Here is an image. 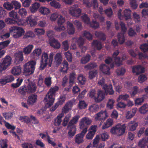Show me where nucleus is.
Segmentation results:
<instances>
[{"mask_svg":"<svg viewBox=\"0 0 148 148\" xmlns=\"http://www.w3.org/2000/svg\"><path fill=\"white\" fill-rule=\"evenodd\" d=\"M84 37H86L89 40L92 39V35L88 32L86 31H84L82 34Z\"/></svg>","mask_w":148,"mask_h":148,"instance_id":"nucleus-43","label":"nucleus"},{"mask_svg":"<svg viewBox=\"0 0 148 148\" xmlns=\"http://www.w3.org/2000/svg\"><path fill=\"white\" fill-rule=\"evenodd\" d=\"M84 42V39L81 37H80L77 40L78 45L81 49V52L82 53L85 52L87 49V48L86 47L83 46Z\"/></svg>","mask_w":148,"mask_h":148,"instance_id":"nucleus-19","label":"nucleus"},{"mask_svg":"<svg viewBox=\"0 0 148 148\" xmlns=\"http://www.w3.org/2000/svg\"><path fill=\"white\" fill-rule=\"evenodd\" d=\"M55 60L56 61V64L60 65L62 60V56L60 53H57L55 56Z\"/></svg>","mask_w":148,"mask_h":148,"instance_id":"nucleus-38","label":"nucleus"},{"mask_svg":"<svg viewBox=\"0 0 148 148\" xmlns=\"http://www.w3.org/2000/svg\"><path fill=\"white\" fill-rule=\"evenodd\" d=\"M64 55L66 59L69 62H71L72 60V57L71 54L69 52V51L64 53Z\"/></svg>","mask_w":148,"mask_h":148,"instance_id":"nucleus-59","label":"nucleus"},{"mask_svg":"<svg viewBox=\"0 0 148 148\" xmlns=\"http://www.w3.org/2000/svg\"><path fill=\"white\" fill-rule=\"evenodd\" d=\"M67 128L69 130L68 132V134L69 136L73 137L74 136L76 133V127H68Z\"/></svg>","mask_w":148,"mask_h":148,"instance_id":"nucleus-44","label":"nucleus"},{"mask_svg":"<svg viewBox=\"0 0 148 148\" xmlns=\"http://www.w3.org/2000/svg\"><path fill=\"white\" fill-rule=\"evenodd\" d=\"M125 71V69L123 68L118 69L116 70V73L118 75H123Z\"/></svg>","mask_w":148,"mask_h":148,"instance_id":"nucleus-51","label":"nucleus"},{"mask_svg":"<svg viewBox=\"0 0 148 148\" xmlns=\"http://www.w3.org/2000/svg\"><path fill=\"white\" fill-rule=\"evenodd\" d=\"M132 69V72L136 73L137 75H139L145 72V68L141 65L133 66Z\"/></svg>","mask_w":148,"mask_h":148,"instance_id":"nucleus-12","label":"nucleus"},{"mask_svg":"<svg viewBox=\"0 0 148 148\" xmlns=\"http://www.w3.org/2000/svg\"><path fill=\"white\" fill-rule=\"evenodd\" d=\"M9 16L13 18H8L5 19V21L8 24H15L20 25L21 24V19L17 13L14 10H12L9 13Z\"/></svg>","mask_w":148,"mask_h":148,"instance_id":"nucleus-2","label":"nucleus"},{"mask_svg":"<svg viewBox=\"0 0 148 148\" xmlns=\"http://www.w3.org/2000/svg\"><path fill=\"white\" fill-rule=\"evenodd\" d=\"M22 147L23 148H33V145L29 143H25L22 144Z\"/></svg>","mask_w":148,"mask_h":148,"instance_id":"nucleus-64","label":"nucleus"},{"mask_svg":"<svg viewBox=\"0 0 148 148\" xmlns=\"http://www.w3.org/2000/svg\"><path fill=\"white\" fill-rule=\"evenodd\" d=\"M144 99L143 97L138 98L135 100V103L136 105H140L143 103Z\"/></svg>","mask_w":148,"mask_h":148,"instance_id":"nucleus-58","label":"nucleus"},{"mask_svg":"<svg viewBox=\"0 0 148 148\" xmlns=\"http://www.w3.org/2000/svg\"><path fill=\"white\" fill-rule=\"evenodd\" d=\"M50 4L51 6L54 7L56 8H59L61 6L59 3L55 1H53L51 2Z\"/></svg>","mask_w":148,"mask_h":148,"instance_id":"nucleus-61","label":"nucleus"},{"mask_svg":"<svg viewBox=\"0 0 148 148\" xmlns=\"http://www.w3.org/2000/svg\"><path fill=\"white\" fill-rule=\"evenodd\" d=\"M99 68L100 70L103 73L108 75L110 74V68L108 66L105 64H101Z\"/></svg>","mask_w":148,"mask_h":148,"instance_id":"nucleus-15","label":"nucleus"},{"mask_svg":"<svg viewBox=\"0 0 148 148\" xmlns=\"http://www.w3.org/2000/svg\"><path fill=\"white\" fill-rule=\"evenodd\" d=\"M25 33L24 30L20 27L18 28L17 30L13 35V37L14 38H17L21 37Z\"/></svg>","mask_w":148,"mask_h":148,"instance_id":"nucleus-22","label":"nucleus"},{"mask_svg":"<svg viewBox=\"0 0 148 148\" xmlns=\"http://www.w3.org/2000/svg\"><path fill=\"white\" fill-rule=\"evenodd\" d=\"M96 91L95 90H91L89 93V96L94 99L95 102L99 103L102 101L105 98V94L101 90H98L97 93V96L96 97Z\"/></svg>","mask_w":148,"mask_h":148,"instance_id":"nucleus-4","label":"nucleus"},{"mask_svg":"<svg viewBox=\"0 0 148 148\" xmlns=\"http://www.w3.org/2000/svg\"><path fill=\"white\" fill-rule=\"evenodd\" d=\"M129 97V95L127 94L121 95L119 96L117 99V101H119L121 99L124 101H126L127 100Z\"/></svg>","mask_w":148,"mask_h":148,"instance_id":"nucleus-54","label":"nucleus"},{"mask_svg":"<svg viewBox=\"0 0 148 148\" xmlns=\"http://www.w3.org/2000/svg\"><path fill=\"white\" fill-rule=\"evenodd\" d=\"M40 6V4L38 3L35 2L32 4L30 8V10L32 13H34L36 12Z\"/></svg>","mask_w":148,"mask_h":148,"instance_id":"nucleus-32","label":"nucleus"},{"mask_svg":"<svg viewBox=\"0 0 148 148\" xmlns=\"http://www.w3.org/2000/svg\"><path fill=\"white\" fill-rule=\"evenodd\" d=\"M11 58L9 56H6L0 63V69L2 70L5 69L11 64Z\"/></svg>","mask_w":148,"mask_h":148,"instance_id":"nucleus-6","label":"nucleus"},{"mask_svg":"<svg viewBox=\"0 0 148 148\" xmlns=\"http://www.w3.org/2000/svg\"><path fill=\"white\" fill-rule=\"evenodd\" d=\"M106 115V113L105 112L101 111L96 114V116L95 119L96 120H104L106 119L105 116Z\"/></svg>","mask_w":148,"mask_h":148,"instance_id":"nucleus-25","label":"nucleus"},{"mask_svg":"<svg viewBox=\"0 0 148 148\" xmlns=\"http://www.w3.org/2000/svg\"><path fill=\"white\" fill-rule=\"evenodd\" d=\"M113 123V120L112 119H108L105 122L102 127V129H105L111 126Z\"/></svg>","mask_w":148,"mask_h":148,"instance_id":"nucleus-27","label":"nucleus"},{"mask_svg":"<svg viewBox=\"0 0 148 148\" xmlns=\"http://www.w3.org/2000/svg\"><path fill=\"white\" fill-rule=\"evenodd\" d=\"M48 56L47 53L44 52L42 54L40 61V69L41 70H43L47 66V64H49V61L48 60Z\"/></svg>","mask_w":148,"mask_h":148,"instance_id":"nucleus-7","label":"nucleus"},{"mask_svg":"<svg viewBox=\"0 0 148 148\" xmlns=\"http://www.w3.org/2000/svg\"><path fill=\"white\" fill-rule=\"evenodd\" d=\"M97 128V126L96 125L90 126L89 130V132L86 136V138L87 139L90 140L92 139L96 132Z\"/></svg>","mask_w":148,"mask_h":148,"instance_id":"nucleus-9","label":"nucleus"},{"mask_svg":"<svg viewBox=\"0 0 148 148\" xmlns=\"http://www.w3.org/2000/svg\"><path fill=\"white\" fill-rule=\"evenodd\" d=\"M87 106V104L84 101H80L78 104V107L80 109H84Z\"/></svg>","mask_w":148,"mask_h":148,"instance_id":"nucleus-63","label":"nucleus"},{"mask_svg":"<svg viewBox=\"0 0 148 148\" xmlns=\"http://www.w3.org/2000/svg\"><path fill=\"white\" fill-rule=\"evenodd\" d=\"M80 118V116L79 115L74 116L72 119L69 122L67 126L68 127H76L75 124L77 123L78 121Z\"/></svg>","mask_w":148,"mask_h":148,"instance_id":"nucleus-13","label":"nucleus"},{"mask_svg":"<svg viewBox=\"0 0 148 148\" xmlns=\"http://www.w3.org/2000/svg\"><path fill=\"white\" fill-rule=\"evenodd\" d=\"M114 101L112 99H109L107 104V107L110 109H112Z\"/></svg>","mask_w":148,"mask_h":148,"instance_id":"nucleus-55","label":"nucleus"},{"mask_svg":"<svg viewBox=\"0 0 148 148\" xmlns=\"http://www.w3.org/2000/svg\"><path fill=\"white\" fill-rule=\"evenodd\" d=\"M3 6L5 9L8 10H10L13 9V6L12 5V2L10 3L8 2H5Z\"/></svg>","mask_w":148,"mask_h":148,"instance_id":"nucleus-42","label":"nucleus"},{"mask_svg":"<svg viewBox=\"0 0 148 148\" xmlns=\"http://www.w3.org/2000/svg\"><path fill=\"white\" fill-rule=\"evenodd\" d=\"M92 45L98 50H101L102 48L101 42L97 40H94L92 43Z\"/></svg>","mask_w":148,"mask_h":148,"instance_id":"nucleus-35","label":"nucleus"},{"mask_svg":"<svg viewBox=\"0 0 148 148\" xmlns=\"http://www.w3.org/2000/svg\"><path fill=\"white\" fill-rule=\"evenodd\" d=\"M95 36L100 40L104 41L106 40V36L103 33L101 32L96 31L95 33Z\"/></svg>","mask_w":148,"mask_h":148,"instance_id":"nucleus-30","label":"nucleus"},{"mask_svg":"<svg viewBox=\"0 0 148 148\" xmlns=\"http://www.w3.org/2000/svg\"><path fill=\"white\" fill-rule=\"evenodd\" d=\"M50 45L54 48L58 49L60 47V44L58 41L54 38L49 39Z\"/></svg>","mask_w":148,"mask_h":148,"instance_id":"nucleus-16","label":"nucleus"},{"mask_svg":"<svg viewBox=\"0 0 148 148\" xmlns=\"http://www.w3.org/2000/svg\"><path fill=\"white\" fill-rule=\"evenodd\" d=\"M26 22L31 27L34 26L37 24L36 19L34 16H30L27 18Z\"/></svg>","mask_w":148,"mask_h":148,"instance_id":"nucleus-21","label":"nucleus"},{"mask_svg":"<svg viewBox=\"0 0 148 148\" xmlns=\"http://www.w3.org/2000/svg\"><path fill=\"white\" fill-rule=\"evenodd\" d=\"M105 79L103 77H102L98 82V84L99 85L103 86V88L105 91V93L107 95H113L114 93V91L112 89V86L110 85L108 86L106 84H105Z\"/></svg>","mask_w":148,"mask_h":148,"instance_id":"nucleus-5","label":"nucleus"},{"mask_svg":"<svg viewBox=\"0 0 148 148\" xmlns=\"http://www.w3.org/2000/svg\"><path fill=\"white\" fill-rule=\"evenodd\" d=\"M41 52V49L40 48L36 49L33 51L31 54V56L34 58H38L39 56H40Z\"/></svg>","mask_w":148,"mask_h":148,"instance_id":"nucleus-24","label":"nucleus"},{"mask_svg":"<svg viewBox=\"0 0 148 148\" xmlns=\"http://www.w3.org/2000/svg\"><path fill=\"white\" fill-rule=\"evenodd\" d=\"M28 90L27 87L24 85L20 87L18 90V92L22 95H24L27 93H28Z\"/></svg>","mask_w":148,"mask_h":148,"instance_id":"nucleus-36","label":"nucleus"},{"mask_svg":"<svg viewBox=\"0 0 148 148\" xmlns=\"http://www.w3.org/2000/svg\"><path fill=\"white\" fill-rule=\"evenodd\" d=\"M37 95L35 94L30 95L27 100L28 103L29 105H33L35 103L37 100Z\"/></svg>","mask_w":148,"mask_h":148,"instance_id":"nucleus-20","label":"nucleus"},{"mask_svg":"<svg viewBox=\"0 0 148 148\" xmlns=\"http://www.w3.org/2000/svg\"><path fill=\"white\" fill-rule=\"evenodd\" d=\"M36 62L32 60L25 63L23 65L24 74L28 76L33 74L34 71Z\"/></svg>","mask_w":148,"mask_h":148,"instance_id":"nucleus-3","label":"nucleus"},{"mask_svg":"<svg viewBox=\"0 0 148 148\" xmlns=\"http://www.w3.org/2000/svg\"><path fill=\"white\" fill-rule=\"evenodd\" d=\"M91 122L92 121L89 118L87 117L83 118L79 123L80 128L83 129L85 126H87L88 125H90Z\"/></svg>","mask_w":148,"mask_h":148,"instance_id":"nucleus-10","label":"nucleus"},{"mask_svg":"<svg viewBox=\"0 0 148 148\" xmlns=\"http://www.w3.org/2000/svg\"><path fill=\"white\" fill-rule=\"evenodd\" d=\"M139 111L142 114H145L148 112V104L147 103L143 104L139 108Z\"/></svg>","mask_w":148,"mask_h":148,"instance_id":"nucleus-33","label":"nucleus"},{"mask_svg":"<svg viewBox=\"0 0 148 148\" xmlns=\"http://www.w3.org/2000/svg\"><path fill=\"white\" fill-rule=\"evenodd\" d=\"M68 65L67 61L64 60L61 66L60 71L63 73H66L68 69Z\"/></svg>","mask_w":148,"mask_h":148,"instance_id":"nucleus-23","label":"nucleus"},{"mask_svg":"<svg viewBox=\"0 0 148 148\" xmlns=\"http://www.w3.org/2000/svg\"><path fill=\"white\" fill-rule=\"evenodd\" d=\"M128 34L130 37L134 36L137 34L136 32L132 27L130 28L128 32Z\"/></svg>","mask_w":148,"mask_h":148,"instance_id":"nucleus-62","label":"nucleus"},{"mask_svg":"<svg viewBox=\"0 0 148 148\" xmlns=\"http://www.w3.org/2000/svg\"><path fill=\"white\" fill-rule=\"evenodd\" d=\"M117 36L119 43L120 44L123 43L125 41V37L124 34L121 33H119Z\"/></svg>","mask_w":148,"mask_h":148,"instance_id":"nucleus-37","label":"nucleus"},{"mask_svg":"<svg viewBox=\"0 0 148 148\" xmlns=\"http://www.w3.org/2000/svg\"><path fill=\"white\" fill-rule=\"evenodd\" d=\"M27 87L28 90V93L34 92L37 89L36 84L34 83H29Z\"/></svg>","mask_w":148,"mask_h":148,"instance_id":"nucleus-17","label":"nucleus"},{"mask_svg":"<svg viewBox=\"0 0 148 148\" xmlns=\"http://www.w3.org/2000/svg\"><path fill=\"white\" fill-rule=\"evenodd\" d=\"M131 11L129 9L125 10L123 12V15L125 17V19L127 20L131 18Z\"/></svg>","mask_w":148,"mask_h":148,"instance_id":"nucleus-39","label":"nucleus"},{"mask_svg":"<svg viewBox=\"0 0 148 148\" xmlns=\"http://www.w3.org/2000/svg\"><path fill=\"white\" fill-rule=\"evenodd\" d=\"M97 71L96 70L90 71L89 72V78L92 79L95 77L97 74Z\"/></svg>","mask_w":148,"mask_h":148,"instance_id":"nucleus-52","label":"nucleus"},{"mask_svg":"<svg viewBox=\"0 0 148 148\" xmlns=\"http://www.w3.org/2000/svg\"><path fill=\"white\" fill-rule=\"evenodd\" d=\"M69 12L72 16L79 17L81 15V10L80 8H76V5H74L71 8Z\"/></svg>","mask_w":148,"mask_h":148,"instance_id":"nucleus-8","label":"nucleus"},{"mask_svg":"<svg viewBox=\"0 0 148 148\" xmlns=\"http://www.w3.org/2000/svg\"><path fill=\"white\" fill-rule=\"evenodd\" d=\"M66 98L65 96H60V99L59 101L57 102L54 106H52L50 109L51 111H54L58 107L59 105H62L65 101Z\"/></svg>","mask_w":148,"mask_h":148,"instance_id":"nucleus-14","label":"nucleus"},{"mask_svg":"<svg viewBox=\"0 0 148 148\" xmlns=\"http://www.w3.org/2000/svg\"><path fill=\"white\" fill-rule=\"evenodd\" d=\"M81 18L85 23L89 24L90 23V18L87 14H84L81 16Z\"/></svg>","mask_w":148,"mask_h":148,"instance_id":"nucleus-49","label":"nucleus"},{"mask_svg":"<svg viewBox=\"0 0 148 148\" xmlns=\"http://www.w3.org/2000/svg\"><path fill=\"white\" fill-rule=\"evenodd\" d=\"M99 108V106L96 104H93L91 105L89 108V110L92 112H95Z\"/></svg>","mask_w":148,"mask_h":148,"instance_id":"nucleus-45","label":"nucleus"},{"mask_svg":"<svg viewBox=\"0 0 148 148\" xmlns=\"http://www.w3.org/2000/svg\"><path fill=\"white\" fill-rule=\"evenodd\" d=\"M58 18L57 23L58 25H62L65 22L64 18L61 15H60Z\"/></svg>","mask_w":148,"mask_h":148,"instance_id":"nucleus-60","label":"nucleus"},{"mask_svg":"<svg viewBox=\"0 0 148 148\" xmlns=\"http://www.w3.org/2000/svg\"><path fill=\"white\" fill-rule=\"evenodd\" d=\"M84 137L79 134L76 135L75 138V143L78 144L83 143L84 141Z\"/></svg>","mask_w":148,"mask_h":148,"instance_id":"nucleus-28","label":"nucleus"},{"mask_svg":"<svg viewBox=\"0 0 148 148\" xmlns=\"http://www.w3.org/2000/svg\"><path fill=\"white\" fill-rule=\"evenodd\" d=\"M12 3L13 6V9L14 8L15 9H18L21 7V4L18 1H12Z\"/></svg>","mask_w":148,"mask_h":148,"instance_id":"nucleus-46","label":"nucleus"},{"mask_svg":"<svg viewBox=\"0 0 148 148\" xmlns=\"http://www.w3.org/2000/svg\"><path fill=\"white\" fill-rule=\"evenodd\" d=\"M90 26L92 28L96 29L99 26V23L93 20L91 23L89 24Z\"/></svg>","mask_w":148,"mask_h":148,"instance_id":"nucleus-56","label":"nucleus"},{"mask_svg":"<svg viewBox=\"0 0 148 148\" xmlns=\"http://www.w3.org/2000/svg\"><path fill=\"white\" fill-rule=\"evenodd\" d=\"M10 42L9 40L0 42V50L7 47Z\"/></svg>","mask_w":148,"mask_h":148,"instance_id":"nucleus-47","label":"nucleus"},{"mask_svg":"<svg viewBox=\"0 0 148 148\" xmlns=\"http://www.w3.org/2000/svg\"><path fill=\"white\" fill-rule=\"evenodd\" d=\"M74 102L72 101H68L62 108L63 112L65 113L68 112L71 109Z\"/></svg>","mask_w":148,"mask_h":148,"instance_id":"nucleus-18","label":"nucleus"},{"mask_svg":"<svg viewBox=\"0 0 148 148\" xmlns=\"http://www.w3.org/2000/svg\"><path fill=\"white\" fill-rule=\"evenodd\" d=\"M21 71V68L20 66L14 67L12 70V73L14 75H19Z\"/></svg>","mask_w":148,"mask_h":148,"instance_id":"nucleus-31","label":"nucleus"},{"mask_svg":"<svg viewBox=\"0 0 148 148\" xmlns=\"http://www.w3.org/2000/svg\"><path fill=\"white\" fill-rule=\"evenodd\" d=\"M116 134L119 136H120L125 133V127L123 124L121 125V124H118L116 125Z\"/></svg>","mask_w":148,"mask_h":148,"instance_id":"nucleus-11","label":"nucleus"},{"mask_svg":"<svg viewBox=\"0 0 148 148\" xmlns=\"http://www.w3.org/2000/svg\"><path fill=\"white\" fill-rule=\"evenodd\" d=\"M58 90L59 88L57 86L51 87L49 89L44 99V101L47 102L45 105L46 107H49L53 104L55 100V94Z\"/></svg>","mask_w":148,"mask_h":148,"instance_id":"nucleus-1","label":"nucleus"},{"mask_svg":"<svg viewBox=\"0 0 148 148\" xmlns=\"http://www.w3.org/2000/svg\"><path fill=\"white\" fill-rule=\"evenodd\" d=\"M77 79L80 83L82 85L84 84L86 81V78L84 77L82 75H80L78 77Z\"/></svg>","mask_w":148,"mask_h":148,"instance_id":"nucleus-50","label":"nucleus"},{"mask_svg":"<svg viewBox=\"0 0 148 148\" xmlns=\"http://www.w3.org/2000/svg\"><path fill=\"white\" fill-rule=\"evenodd\" d=\"M68 32L70 34H73L75 32V28L73 24L69 21L67 22Z\"/></svg>","mask_w":148,"mask_h":148,"instance_id":"nucleus-26","label":"nucleus"},{"mask_svg":"<svg viewBox=\"0 0 148 148\" xmlns=\"http://www.w3.org/2000/svg\"><path fill=\"white\" fill-rule=\"evenodd\" d=\"M32 45H29L23 48V52L25 55H28L31 52L34 48Z\"/></svg>","mask_w":148,"mask_h":148,"instance_id":"nucleus-29","label":"nucleus"},{"mask_svg":"<svg viewBox=\"0 0 148 148\" xmlns=\"http://www.w3.org/2000/svg\"><path fill=\"white\" fill-rule=\"evenodd\" d=\"M148 44V40L147 41ZM140 49L144 52H148V45L146 43L142 45H140Z\"/></svg>","mask_w":148,"mask_h":148,"instance_id":"nucleus-48","label":"nucleus"},{"mask_svg":"<svg viewBox=\"0 0 148 148\" xmlns=\"http://www.w3.org/2000/svg\"><path fill=\"white\" fill-rule=\"evenodd\" d=\"M15 60L18 62H21L23 60V55L20 53L16 54L15 55Z\"/></svg>","mask_w":148,"mask_h":148,"instance_id":"nucleus-53","label":"nucleus"},{"mask_svg":"<svg viewBox=\"0 0 148 148\" xmlns=\"http://www.w3.org/2000/svg\"><path fill=\"white\" fill-rule=\"evenodd\" d=\"M63 114H60L58 115L56 118L55 119L54 125L56 126H59L62 121V119L63 116Z\"/></svg>","mask_w":148,"mask_h":148,"instance_id":"nucleus-34","label":"nucleus"},{"mask_svg":"<svg viewBox=\"0 0 148 148\" xmlns=\"http://www.w3.org/2000/svg\"><path fill=\"white\" fill-rule=\"evenodd\" d=\"M35 35L34 33L31 31L27 32L24 36V38H32L35 37Z\"/></svg>","mask_w":148,"mask_h":148,"instance_id":"nucleus-57","label":"nucleus"},{"mask_svg":"<svg viewBox=\"0 0 148 148\" xmlns=\"http://www.w3.org/2000/svg\"><path fill=\"white\" fill-rule=\"evenodd\" d=\"M39 11L43 15L47 14L50 12L49 9L44 7H41L39 9Z\"/></svg>","mask_w":148,"mask_h":148,"instance_id":"nucleus-41","label":"nucleus"},{"mask_svg":"<svg viewBox=\"0 0 148 148\" xmlns=\"http://www.w3.org/2000/svg\"><path fill=\"white\" fill-rule=\"evenodd\" d=\"M90 56L89 54H87L85 56H83L82 58L81 61L82 64H85L89 62L90 59Z\"/></svg>","mask_w":148,"mask_h":148,"instance_id":"nucleus-40","label":"nucleus"}]
</instances>
